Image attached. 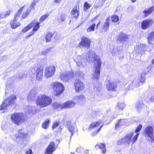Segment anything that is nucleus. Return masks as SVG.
Listing matches in <instances>:
<instances>
[{
  "mask_svg": "<svg viewBox=\"0 0 154 154\" xmlns=\"http://www.w3.org/2000/svg\"><path fill=\"white\" fill-rule=\"evenodd\" d=\"M140 133H137V134L135 135V141L137 140V138L138 136L139 135Z\"/></svg>",
  "mask_w": 154,
  "mask_h": 154,
  "instance_id": "obj_58",
  "label": "nucleus"
},
{
  "mask_svg": "<svg viewBox=\"0 0 154 154\" xmlns=\"http://www.w3.org/2000/svg\"><path fill=\"white\" fill-rule=\"evenodd\" d=\"M144 134L145 137H148L151 139V142L154 143V134L153 129L151 126L146 127L144 131Z\"/></svg>",
  "mask_w": 154,
  "mask_h": 154,
  "instance_id": "obj_9",
  "label": "nucleus"
},
{
  "mask_svg": "<svg viewBox=\"0 0 154 154\" xmlns=\"http://www.w3.org/2000/svg\"><path fill=\"white\" fill-rule=\"evenodd\" d=\"M103 124L101 125L100 126L99 128L97 130L94 131L92 133L91 135L93 136H95L97 134L99 131L102 128V127H103Z\"/></svg>",
  "mask_w": 154,
  "mask_h": 154,
  "instance_id": "obj_45",
  "label": "nucleus"
},
{
  "mask_svg": "<svg viewBox=\"0 0 154 154\" xmlns=\"http://www.w3.org/2000/svg\"><path fill=\"white\" fill-rule=\"evenodd\" d=\"M60 124V122L59 121H56L54 122L52 126V128L53 130L55 128L58 126Z\"/></svg>",
  "mask_w": 154,
  "mask_h": 154,
  "instance_id": "obj_48",
  "label": "nucleus"
},
{
  "mask_svg": "<svg viewBox=\"0 0 154 154\" xmlns=\"http://www.w3.org/2000/svg\"><path fill=\"white\" fill-rule=\"evenodd\" d=\"M26 75L25 74H19L18 75V77L20 79H22L23 77H26Z\"/></svg>",
  "mask_w": 154,
  "mask_h": 154,
  "instance_id": "obj_53",
  "label": "nucleus"
},
{
  "mask_svg": "<svg viewBox=\"0 0 154 154\" xmlns=\"http://www.w3.org/2000/svg\"><path fill=\"white\" fill-rule=\"evenodd\" d=\"M143 84H141L140 82H138L136 85H135V87H138L142 85Z\"/></svg>",
  "mask_w": 154,
  "mask_h": 154,
  "instance_id": "obj_56",
  "label": "nucleus"
},
{
  "mask_svg": "<svg viewBox=\"0 0 154 154\" xmlns=\"http://www.w3.org/2000/svg\"><path fill=\"white\" fill-rule=\"evenodd\" d=\"M11 11L10 10L8 11L5 13V14L4 13H2L0 14V20L1 19H3L4 18L7 17L9 16L11 13Z\"/></svg>",
  "mask_w": 154,
  "mask_h": 154,
  "instance_id": "obj_40",
  "label": "nucleus"
},
{
  "mask_svg": "<svg viewBox=\"0 0 154 154\" xmlns=\"http://www.w3.org/2000/svg\"><path fill=\"white\" fill-rule=\"evenodd\" d=\"M116 84L110 80H108L106 83V88L108 90L114 91L116 87Z\"/></svg>",
  "mask_w": 154,
  "mask_h": 154,
  "instance_id": "obj_19",
  "label": "nucleus"
},
{
  "mask_svg": "<svg viewBox=\"0 0 154 154\" xmlns=\"http://www.w3.org/2000/svg\"><path fill=\"white\" fill-rule=\"evenodd\" d=\"M35 24L34 22H32V23L27 26L26 27H24L22 31L23 32H26L28 30H29Z\"/></svg>",
  "mask_w": 154,
  "mask_h": 154,
  "instance_id": "obj_35",
  "label": "nucleus"
},
{
  "mask_svg": "<svg viewBox=\"0 0 154 154\" xmlns=\"http://www.w3.org/2000/svg\"><path fill=\"white\" fill-rule=\"evenodd\" d=\"M83 148L80 146L77 147L76 150L77 152L80 153L83 151Z\"/></svg>",
  "mask_w": 154,
  "mask_h": 154,
  "instance_id": "obj_52",
  "label": "nucleus"
},
{
  "mask_svg": "<svg viewBox=\"0 0 154 154\" xmlns=\"http://www.w3.org/2000/svg\"><path fill=\"white\" fill-rule=\"evenodd\" d=\"M97 146H98L99 148L101 150L102 153H106V149L104 144L101 143H99L97 144Z\"/></svg>",
  "mask_w": 154,
  "mask_h": 154,
  "instance_id": "obj_33",
  "label": "nucleus"
},
{
  "mask_svg": "<svg viewBox=\"0 0 154 154\" xmlns=\"http://www.w3.org/2000/svg\"><path fill=\"white\" fill-rule=\"evenodd\" d=\"M74 85L75 91L77 92L82 91L85 87L83 83L79 80H75Z\"/></svg>",
  "mask_w": 154,
  "mask_h": 154,
  "instance_id": "obj_15",
  "label": "nucleus"
},
{
  "mask_svg": "<svg viewBox=\"0 0 154 154\" xmlns=\"http://www.w3.org/2000/svg\"><path fill=\"white\" fill-rule=\"evenodd\" d=\"M16 97L14 95H12L5 100L2 105L0 107V110L5 109L9 105H12L15 104V101L16 100Z\"/></svg>",
  "mask_w": 154,
  "mask_h": 154,
  "instance_id": "obj_5",
  "label": "nucleus"
},
{
  "mask_svg": "<svg viewBox=\"0 0 154 154\" xmlns=\"http://www.w3.org/2000/svg\"><path fill=\"white\" fill-rule=\"evenodd\" d=\"M103 121V120L101 119L97 122H92L88 128V130L90 131L93 128H97L102 123Z\"/></svg>",
  "mask_w": 154,
  "mask_h": 154,
  "instance_id": "obj_22",
  "label": "nucleus"
},
{
  "mask_svg": "<svg viewBox=\"0 0 154 154\" xmlns=\"http://www.w3.org/2000/svg\"><path fill=\"white\" fill-rule=\"evenodd\" d=\"M100 23V21H99V22H98V23H97V26H96V28H97V27H98V26H99V24Z\"/></svg>",
  "mask_w": 154,
  "mask_h": 154,
  "instance_id": "obj_63",
  "label": "nucleus"
},
{
  "mask_svg": "<svg viewBox=\"0 0 154 154\" xmlns=\"http://www.w3.org/2000/svg\"><path fill=\"white\" fill-rule=\"evenodd\" d=\"M55 69V67L54 66L46 67L45 71V76L47 78L52 76L54 74Z\"/></svg>",
  "mask_w": 154,
  "mask_h": 154,
  "instance_id": "obj_14",
  "label": "nucleus"
},
{
  "mask_svg": "<svg viewBox=\"0 0 154 154\" xmlns=\"http://www.w3.org/2000/svg\"><path fill=\"white\" fill-rule=\"evenodd\" d=\"M142 127V125L139 124L135 129V133L139 132L141 130Z\"/></svg>",
  "mask_w": 154,
  "mask_h": 154,
  "instance_id": "obj_51",
  "label": "nucleus"
},
{
  "mask_svg": "<svg viewBox=\"0 0 154 154\" xmlns=\"http://www.w3.org/2000/svg\"><path fill=\"white\" fill-rule=\"evenodd\" d=\"M91 41L85 36H83L81 38V41L79 43L78 47L88 49L90 46Z\"/></svg>",
  "mask_w": 154,
  "mask_h": 154,
  "instance_id": "obj_11",
  "label": "nucleus"
},
{
  "mask_svg": "<svg viewBox=\"0 0 154 154\" xmlns=\"http://www.w3.org/2000/svg\"><path fill=\"white\" fill-rule=\"evenodd\" d=\"M48 51V50H45L42 52V54L44 55L45 54L46 52Z\"/></svg>",
  "mask_w": 154,
  "mask_h": 154,
  "instance_id": "obj_60",
  "label": "nucleus"
},
{
  "mask_svg": "<svg viewBox=\"0 0 154 154\" xmlns=\"http://www.w3.org/2000/svg\"><path fill=\"white\" fill-rule=\"evenodd\" d=\"M14 137H12V139L16 140L17 141H20V140L22 141H24V139L27 140L29 137V135L27 133H25L22 132L21 130L18 131V134L14 135Z\"/></svg>",
  "mask_w": 154,
  "mask_h": 154,
  "instance_id": "obj_12",
  "label": "nucleus"
},
{
  "mask_svg": "<svg viewBox=\"0 0 154 154\" xmlns=\"http://www.w3.org/2000/svg\"><path fill=\"white\" fill-rule=\"evenodd\" d=\"M23 8L22 7L20 10H18V12L15 14L14 20L11 22V27L12 29H15L20 25V23L17 22V20L20 17Z\"/></svg>",
  "mask_w": 154,
  "mask_h": 154,
  "instance_id": "obj_10",
  "label": "nucleus"
},
{
  "mask_svg": "<svg viewBox=\"0 0 154 154\" xmlns=\"http://www.w3.org/2000/svg\"><path fill=\"white\" fill-rule=\"evenodd\" d=\"M74 104L72 102L67 101L66 102L60 104L57 102L53 103L52 106L54 109H62L63 108H70L71 107L73 106Z\"/></svg>",
  "mask_w": 154,
  "mask_h": 154,
  "instance_id": "obj_6",
  "label": "nucleus"
},
{
  "mask_svg": "<svg viewBox=\"0 0 154 154\" xmlns=\"http://www.w3.org/2000/svg\"><path fill=\"white\" fill-rule=\"evenodd\" d=\"M61 0H54L55 2L56 3H59Z\"/></svg>",
  "mask_w": 154,
  "mask_h": 154,
  "instance_id": "obj_61",
  "label": "nucleus"
},
{
  "mask_svg": "<svg viewBox=\"0 0 154 154\" xmlns=\"http://www.w3.org/2000/svg\"><path fill=\"white\" fill-rule=\"evenodd\" d=\"M90 5L88 4L87 2L85 3L84 5V10L86 11L88 9L90 8Z\"/></svg>",
  "mask_w": 154,
  "mask_h": 154,
  "instance_id": "obj_46",
  "label": "nucleus"
},
{
  "mask_svg": "<svg viewBox=\"0 0 154 154\" xmlns=\"http://www.w3.org/2000/svg\"><path fill=\"white\" fill-rule=\"evenodd\" d=\"M66 15L65 14H62L60 17V19L62 22H63L65 21L66 19Z\"/></svg>",
  "mask_w": 154,
  "mask_h": 154,
  "instance_id": "obj_49",
  "label": "nucleus"
},
{
  "mask_svg": "<svg viewBox=\"0 0 154 154\" xmlns=\"http://www.w3.org/2000/svg\"><path fill=\"white\" fill-rule=\"evenodd\" d=\"M31 35L30 34H29L28 35H27V36H26V38H28L31 37Z\"/></svg>",
  "mask_w": 154,
  "mask_h": 154,
  "instance_id": "obj_62",
  "label": "nucleus"
},
{
  "mask_svg": "<svg viewBox=\"0 0 154 154\" xmlns=\"http://www.w3.org/2000/svg\"><path fill=\"white\" fill-rule=\"evenodd\" d=\"M134 134L132 132H130L124 137L122 139L119 140L118 141L117 144L118 145L125 144L129 145L130 143L132 142V145H133L135 142V136L132 138Z\"/></svg>",
  "mask_w": 154,
  "mask_h": 154,
  "instance_id": "obj_4",
  "label": "nucleus"
},
{
  "mask_svg": "<svg viewBox=\"0 0 154 154\" xmlns=\"http://www.w3.org/2000/svg\"><path fill=\"white\" fill-rule=\"evenodd\" d=\"M147 48V46L145 44H142L138 45V48L137 49L138 54H142L143 52L146 51Z\"/></svg>",
  "mask_w": 154,
  "mask_h": 154,
  "instance_id": "obj_26",
  "label": "nucleus"
},
{
  "mask_svg": "<svg viewBox=\"0 0 154 154\" xmlns=\"http://www.w3.org/2000/svg\"><path fill=\"white\" fill-rule=\"evenodd\" d=\"M53 36V35L52 33L48 32L46 35L45 38V40L46 41V42H47L50 41L51 38Z\"/></svg>",
  "mask_w": 154,
  "mask_h": 154,
  "instance_id": "obj_39",
  "label": "nucleus"
},
{
  "mask_svg": "<svg viewBox=\"0 0 154 154\" xmlns=\"http://www.w3.org/2000/svg\"><path fill=\"white\" fill-rule=\"evenodd\" d=\"M110 19L107 17L102 26V28L104 30V32H107L109 29V22Z\"/></svg>",
  "mask_w": 154,
  "mask_h": 154,
  "instance_id": "obj_25",
  "label": "nucleus"
},
{
  "mask_svg": "<svg viewBox=\"0 0 154 154\" xmlns=\"http://www.w3.org/2000/svg\"><path fill=\"white\" fill-rule=\"evenodd\" d=\"M12 122L15 125H19L23 123L25 119L24 114L21 112H15L11 116Z\"/></svg>",
  "mask_w": 154,
  "mask_h": 154,
  "instance_id": "obj_3",
  "label": "nucleus"
},
{
  "mask_svg": "<svg viewBox=\"0 0 154 154\" xmlns=\"http://www.w3.org/2000/svg\"><path fill=\"white\" fill-rule=\"evenodd\" d=\"M50 122V120L48 119H47L42 124V128L45 129H46L48 128L49 126Z\"/></svg>",
  "mask_w": 154,
  "mask_h": 154,
  "instance_id": "obj_41",
  "label": "nucleus"
},
{
  "mask_svg": "<svg viewBox=\"0 0 154 154\" xmlns=\"http://www.w3.org/2000/svg\"><path fill=\"white\" fill-rule=\"evenodd\" d=\"M32 150L31 149H29L26 152V154H32Z\"/></svg>",
  "mask_w": 154,
  "mask_h": 154,
  "instance_id": "obj_54",
  "label": "nucleus"
},
{
  "mask_svg": "<svg viewBox=\"0 0 154 154\" xmlns=\"http://www.w3.org/2000/svg\"><path fill=\"white\" fill-rule=\"evenodd\" d=\"M84 97L83 95H80L75 96L73 98V101H70L72 102L74 104V105L71 107V108L74 107L75 105V103H80L84 101Z\"/></svg>",
  "mask_w": 154,
  "mask_h": 154,
  "instance_id": "obj_21",
  "label": "nucleus"
},
{
  "mask_svg": "<svg viewBox=\"0 0 154 154\" xmlns=\"http://www.w3.org/2000/svg\"><path fill=\"white\" fill-rule=\"evenodd\" d=\"M51 98L45 94H41L37 96L36 101L37 105L41 108L48 106L52 103Z\"/></svg>",
  "mask_w": 154,
  "mask_h": 154,
  "instance_id": "obj_2",
  "label": "nucleus"
},
{
  "mask_svg": "<svg viewBox=\"0 0 154 154\" xmlns=\"http://www.w3.org/2000/svg\"><path fill=\"white\" fill-rule=\"evenodd\" d=\"M153 23L152 20L148 19L143 21L141 23V28L143 29H145L151 26Z\"/></svg>",
  "mask_w": 154,
  "mask_h": 154,
  "instance_id": "obj_18",
  "label": "nucleus"
},
{
  "mask_svg": "<svg viewBox=\"0 0 154 154\" xmlns=\"http://www.w3.org/2000/svg\"><path fill=\"white\" fill-rule=\"evenodd\" d=\"M49 14H46L43 15L40 19L39 21L41 22H42L45 20L48 16Z\"/></svg>",
  "mask_w": 154,
  "mask_h": 154,
  "instance_id": "obj_47",
  "label": "nucleus"
},
{
  "mask_svg": "<svg viewBox=\"0 0 154 154\" xmlns=\"http://www.w3.org/2000/svg\"><path fill=\"white\" fill-rule=\"evenodd\" d=\"M125 106V104L124 103L122 102H119L117 106H116V107L117 108L118 107L119 109L121 110H122Z\"/></svg>",
  "mask_w": 154,
  "mask_h": 154,
  "instance_id": "obj_42",
  "label": "nucleus"
},
{
  "mask_svg": "<svg viewBox=\"0 0 154 154\" xmlns=\"http://www.w3.org/2000/svg\"><path fill=\"white\" fill-rule=\"evenodd\" d=\"M88 58H92L94 61L95 69L94 72L93 73V77L94 79H98L100 77V69L101 62L100 57L96 55L95 53L91 51L89 52Z\"/></svg>",
  "mask_w": 154,
  "mask_h": 154,
  "instance_id": "obj_1",
  "label": "nucleus"
},
{
  "mask_svg": "<svg viewBox=\"0 0 154 154\" xmlns=\"http://www.w3.org/2000/svg\"><path fill=\"white\" fill-rule=\"evenodd\" d=\"M37 94V91L35 89H33L31 90L28 97V100L29 101L34 100Z\"/></svg>",
  "mask_w": 154,
  "mask_h": 154,
  "instance_id": "obj_24",
  "label": "nucleus"
},
{
  "mask_svg": "<svg viewBox=\"0 0 154 154\" xmlns=\"http://www.w3.org/2000/svg\"><path fill=\"white\" fill-rule=\"evenodd\" d=\"M146 74L144 72L142 73L140 79V82L141 84H144L146 80Z\"/></svg>",
  "mask_w": 154,
  "mask_h": 154,
  "instance_id": "obj_36",
  "label": "nucleus"
},
{
  "mask_svg": "<svg viewBox=\"0 0 154 154\" xmlns=\"http://www.w3.org/2000/svg\"><path fill=\"white\" fill-rule=\"evenodd\" d=\"M66 123L68 130L71 133V135L70 137V140H71L72 137L75 133V131H77L78 129L76 127H75L73 125L71 124V121H67Z\"/></svg>",
  "mask_w": 154,
  "mask_h": 154,
  "instance_id": "obj_16",
  "label": "nucleus"
},
{
  "mask_svg": "<svg viewBox=\"0 0 154 154\" xmlns=\"http://www.w3.org/2000/svg\"><path fill=\"white\" fill-rule=\"evenodd\" d=\"M129 123L127 119H120L117 122L115 125V129H118L119 127L123 125L128 126Z\"/></svg>",
  "mask_w": 154,
  "mask_h": 154,
  "instance_id": "obj_17",
  "label": "nucleus"
},
{
  "mask_svg": "<svg viewBox=\"0 0 154 154\" xmlns=\"http://www.w3.org/2000/svg\"><path fill=\"white\" fill-rule=\"evenodd\" d=\"M78 75L79 77L81 79H83L84 78L85 74L82 71H79L78 72Z\"/></svg>",
  "mask_w": 154,
  "mask_h": 154,
  "instance_id": "obj_50",
  "label": "nucleus"
},
{
  "mask_svg": "<svg viewBox=\"0 0 154 154\" xmlns=\"http://www.w3.org/2000/svg\"><path fill=\"white\" fill-rule=\"evenodd\" d=\"M26 113L34 114L36 111V108L34 106H27L26 108Z\"/></svg>",
  "mask_w": 154,
  "mask_h": 154,
  "instance_id": "obj_28",
  "label": "nucleus"
},
{
  "mask_svg": "<svg viewBox=\"0 0 154 154\" xmlns=\"http://www.w3.org/2000/svg\"><path fill=\"white\" fill-rule=\"evenodd\" d=\"M33 22H34L35 24L34 25V27L33 29V31L35 32L36 31L40 28V23L39 22H36L34 20Z\"/></svg>",
  "mask_w": 154,
  "mask_h": 154,
  "instance_id": "obj_38",
  "label": "nucleus"
},
{
  "mask_svg": "<svg viewBox=\"0 0 154 154\" xmlns=\"http://www.w3.org/2000/svg\"><path fill=\"white\" fill-rule=\"evenodd\" d=\"M150 100L151 101L154 102V95L151 97Z\"/></svg>",
  "mask_w": 154,
  "mask_h": 154,
  "instance_id": "obj_57",
  "label": "nucleus"
},
{
  "mask_svg": "<svg viewBox=\"0 0 154 154\" xmlns=\"http://www.w3.org/2000/svg\"><path fill=\"white\" fill-rule=\"evenodd\" d=\"M95 26L96 24L94 23L91 25L87 29V32H90L91 31H94Z\"/></svg>",
  "mask_w": 154,
  "mask_h": 154,
  "instance_id": "obj_43",
  "label": "nucleus"
},
{
  "mask_svg": "<svg viewBox=\"0 0 154 154\" xmlns=\"http://www.w3.org/2000/svg\"><path fill=\"white\" fill-rule=\"evenodd\" d=\"M55 144L54 142H51L46 149L45 154H52L55 150L54 148Z\"/></svg>",
  "mask_w": 154,
  "mask_h": 154,
  "instance_id": "obj_20",
  "label": "nucleus"
},
{
  "mask_svg": "<svg viewBox=\"0 0 154 154\" xmlns=\"http://www.w3.org/2000/svg\"><path fill=\"white\" fill-rule=\"evenodd\" d=\"M9 81V80H8L7 81V82L6 83V84H5L6 87L7 88L8 87H9L10 86V85L12 83V82H11L10 83L8 84Z\"/></svg>",
  "mask_w": 154,
  "mask_h": 154,
  "instance_id": "obj_55",
  "label": "nucleus"
},
{
  "mask_svg": "<svg viewBox=\"0 0 154 154\" xmlns=\"http://www.w3.org/2000/svg\"><path fill=\"white\" fill-rule=\"evenodd\" d=\"M128 39V35L122 32H121L118 36L117 40L121 42H123L126 41Z\"/></svg>",
  "mask_w": 154,
  "mask_h": 154,
  "instance_id": "obj_23",
  "label": "nucleus"
},
{
  "mask_svg": "<svg viewBox=\"0 0 154 154\" xmlns=\"http://www.w3.org/2000/svg\"><path fill=\"white\" fill-rule=\"evenodd\" d=\"M144 105L143 104L142 101H140L137 104V107L138 110L140 111L144 107Z\"/></svg>",
  "mask_w": 154,
  "mask_h": 154,
  "instance_id": "obj_37",
  "label": "nucleus"
},
{
  "mask_svg": "<svg viewBox=\"0 0 154 154\" xmlns=\"http://www.w3.org/2000/svg\"><path fill=\"white\" fill-rule=\"evenodd\" d=\"M73 73L71 72H65L60 75V79L64 81H68L69 80L73 77Z\"/></svg>",
  "mask_w": 154,
  "mask_h": 154,
  "instance_id": "obj_13",
  "label": "nucleus"
},
{
  "mask_svg": "<svg viewBox=\"0 0 154 154\" xmlns=\"http://www.w3.org/2000/svg\"><path fill=\"white\" fill-rule=\"evenodd\" d=\"M71 16L75 18H78L79 15V11L77 8V6L71 11Z\"/></svg>",
  "mask_w": 154,
  "mask_h": 154,
  "instance_id": "obj_31",
  "label": "nucleus"
},
{
  "mask_svg": "<svg viewBox=\"0 0 154 154\" xmlns=\"http://www.w3.org/2000/svg\"><path fill=\"white\" fill-rule=\"evenodd\" d=\"M154 10V8L152 6L149 8L147 10H145L143 11V13L144 14L143 15L144 17H146L149 15Z\"/></svg>",
  "mask_w": 154,
  "mask_h": 154,
  "instance_id": "obj_32",
  "label": "nucleus"
},
{
  "mask_svg": "<svg viewBox=\"0 0 154 154\" xmlns=\"http://www.w3.org/2000/svg\"><path fill=\"white\" fill-rule=\"evenodd\" d=\"M35 5V3H32L31 4L30 6L27 10L26 12H24L22 14V18H24L27 16L29 14L30 12V10L34 8V6Z\"/></svg>",
  "mask_w": 154,
  "mask_h": 154,
  "instance_id": "obj_27",
  "label": "nucleus"
},
{
  "mask_svg": "<svg viewBox=\"0 0 154 154\" xmlns=\"http://www.w3.org/2000/svg\"><path fill=\"white\" fill-rule=\"evenodd\" d=\"M31 70L32 74L36 73V79L37 80L40 81L42 80L43 72V68L42 67L38 66L37 67L31 68Z\"/></svg>",
  "mask_w": 154,
  "mask_h": 154,
  "instance_id": "obj_7",
  "label": "nucleus"
},
{
  "mask_svg": "<svg viewBox=\"0 0 154 154\" xmlns=\"http://www.w3.org/2000/svg\"><path fill=\"white\" fill-rule=\"evenodd\" d=\"M79 58L80 59V61L76 62L77 66L80 67H82L83 66L82 64L83 62H84L85 61H86L88 59H85L83 57L81 58L80 57H79Z\"/></svg>",
  "mask_w": 154,
  "mask_h": 154,
  "instance_id": "obj_34",
  "label": "nucleus"
},
{
  "mask_svg": "<svg viewBox=\"0 0 154 154\" xmlns=\"http://www.w3.org/2000/svg\"><path fill=\"white\" fill-rule=\"evenodd\" d=\"M148 43L150 44L153 45L154 43V32H152L148 35L147 38Z\"/></svg>",
  "mask_w": 154,
  "mask_h": 154,
  "instance_id": "obj_30",
  "label": "nucleus"
},
{
  "mask_svg": "<svg viewBox=\"0 0 154 154\" xmlns=\"http://www.w3.org/2000/svg\"><path fill=\"white\" fill-rule=\"evenodd\" d=\"M35 32V31H33L32 30V31H31L29 33V34H30L31 36L33 35L34 34V32Z\"/></svg>",
  "mask_w": 154,
  "mask_h": 154,
  "instance_id": "obj_59",
  "label": "nucleus"
},
{
  "mask_svg": "<svg viewBox=\"0 0 154 154\" xmlns=\"http://www.w3.org/2000/svg\"><path fill=\"white\" fill-rule=\"evenodd\" d=\"M112 21L114 22H117L119 20V17L116 15H114L111 17Z\"/></svg>",
  "mask_w": 154,
  "mask_h": 154,
  "instance_id": "obj_44",
  "label": "nucleus"
},
{
  "mask_svg": "<svg viewBox=\"0 0 154 154\" xmlns=\"http://www.w3.org/2000/svg\"><path fill=\"white\" fill-rule=\"evenodd\" d=\"M122 48V47H119V49H118L117 47L116 46H112L110 48L109 51L112 55L114 56L117 54V51H119L120 50H121Z\"/></svg>",
  "mask_w": 154,
  "mask_h": 154,
  "instance_id": "obj_29",
  "label": "nucleus"
},
{
  "mask_svg": "<svg viewBox=\"0 0 154 154\" xmlns=\"http://www.w3.org/2000/svg\"><path fill=\"white\" fill-rule=\"evenodd\" d=\"M152 64L154 63V59L152 60Z\"/></svg>",
  "mask_w": 154,
  "mask_h": 154,
  "instance_id": "obj_64",
  "label": "nucleus"
},
{
  "mask_svg": "<svg viewBox=\"0 0 154 154\" xmlns=\"http://www.w3.org/2000/svg\"><path fill=\"white\" fill-rule=\"evenodd\" d=\"M54 90L56 92L57 95L61 94L63 91L64 88L63 84L61 83L56 82H53L51 83Z\"/></svg>",
  "mask_w": 154,
  "mask_h": 154,
  "instance_id": "obj_8",
  "label": "nucleus"
}]
</instances>
